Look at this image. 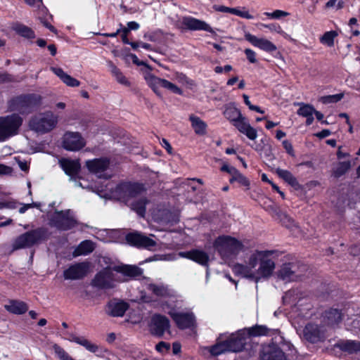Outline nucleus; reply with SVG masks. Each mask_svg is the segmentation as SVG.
Listing matches in <instances>:
<instances>
[{
	"label": "nucleus",
	"mask_w": 360,
	"mask_h": 360,
	"mask_svg": "<svg viewBox=\"0 0 360 360\" xmlns=\"http://www.w3.org/2000/svg\"><path fill=\"white\" fill-rule=\"evenodd\" d=\"M279 256V252L276 250H255L249 256L246 264H235L232 271L237 276L258 283L274 274Z\"/></svg>",
	"instance_id": "nucleus-1"
},
{
	"label": "nucleus",
	"mask_w": 360,
	"mask_h": 360,
	"mask_svg": "<svg viewBox=\"0 0 360 360\" xmlns=\"http://www.w3.org/2000/svg\"><path fill=\"white\" fill-rule=\"evenodd\" d=\"M94 191L105 198H113L124 202L141 217L145 214L148 202L141 196L144 191L141 184L124 182L114 188L113 184L108 182L105 185L95 186Z\"/></svg>",
	"instance_id": "nucleus-2"
},
{
	"label": "nucleus",
	"mask_w": 360,
	"mask_h": 360,
	"mask_svg": "<svg viewBox=\"0 0 360 360\" xmlns=\"http://www.w3.org/2000/svg\"><path fill=\"white\" fill-rule=\"evenodd\" d=\"M103 269L91 281V285L100 289H112L119 283L127 282L143 274L142 269L124 264H115L107 257L99 260Z\"/></svg>",
	"instance_id": "nucleus-3"
},
{
	"label": "nucleus",
	"mask_w": 360,
	"mask_h": 360,
	"mask_svg": "<svg viewBox=\"0 0 360 360\" xmlns=\"http://www.w3.org/2000/svg\"><path fill=\"white\" fill-rule=\"evenodd\" d=\"M213 245L224 262L236 258L238 254L244 251L245 246L238 239L222 235L217 237Z\"/></svg>",
	"instance_id": "nucleus-4"
},
{
	"label": "nucleus",
	"mask_w": 360,
	"mask_h": 360,
	"mask_svg": "<svg viewBox=\"0 0 360 360\" xmlns=\"http://www.w3.org/2000/svg\"><path fill=\"white\" fill-rule=\"evenodd\" d=\"M224 115L238 130L250 140L254 141L257 137V131L249 123L239 109L233 105H227L224 111Z\"/></svg>",
	"instance_id": "nucleus-5"
},
{
	"label": "nucleus",
	"mask_w": 360,
	"mask_h": 360,
	"mask_svg": "<svg viewBox=\"0 0 360 360\" xmlns=\"http://www.w3.org/2000/svg\"><path fill=\"white\" fill-rule=\"evenodd\" d=\"M179 301L176 303L173 301L171 303H165L162 304V311L169 315L178 328H195L196 320L194 314L191 311H179Z\"/></svg>",
	"instance_id": "nucleus-6"
},
{
	"label": "nucleus",
	"mask_w": 360,
	"mask_h": 360,
	"mask_svg": "<svg viewBox=\"0 0 360 360\" xmlns=\"http://www.w3.org/2000/svg\"><path fill=\"white\" fill-rule=\"evenodd\" d=\"M58 122V117L49 110L32 116L29 121V127L31 130L43 134L53 130Z\"/></svg>",
	"instance_id": "nucleus-7"
},
{
	"label": "nucleus",
	"mask_w": 360,
	"mask_h": 360,
	"mask_svg": "<svg viewBox=\"0 0 360 360\" xmlns=\"http://www.w3.org/2000/svg\"><path fill=\"white\" fill-rule=\"evenodd\" d=\"M46 230L39 228L20 235L13 242V250L25 249L37 245L46 239Z\"/></svg>",
	"instance_id": "nucleus-8"
},
{
	"label": "nucleus",
	"mask_w": 360,
	"mask_h": 360,
	"mask_svg": "<svg viewBox=\"0 0 360 360\" xmlns=\"http://www.w3.org/2000/svg\"><path fill=\"white\" fill-rule=\"evenodd\" d=\"M23 119L18 114L13 113L0 117V141L16 135L21 127Z\"/></svg>",
	"instance_id": "nucleus-9"
},
{
	"label": "nucleus",
	"mask_w": 360,
	"mask_h": 360,
	"mask_svg": "<svg viewBox=\"0 0 360 360\" xmlns=\"http://www.w3.org/2000/svg\"><path fill=\"white\" fill-rule=\"evenodd\" d=\"M48 218L49 225L60 231L70 230L77 224L73 212L70 210L48 214Z\"/></svg>",
	"instance_id": "nucleus-10"
},
{
	"label": "nucleus",
	"mask_w": 360,
	"mask_h": 360,
	"mask_svg": "<svg viewBox=\"0 0 360 360\" xmlns=\"http://www.w3.org/2000/svg\"><path fill=\"white\" fill-rule=\"evenodd\" d=\"M148 290L151 291L155 295L160 297V300L154 303L153 306L162 311V304L165 303H174L179 302L175 292L170 289L167 285L163 284L149 283L147 286Z\"/></svg>",
	"instance_id": "nucleus-11"
},
{
	"label": "nucleus",
	"mask_w": 360,
	"mask_h": 360,
	"mask_svg": "<svg viewBox=\"0 0 360 360\" xmlns=\"http://www.w3.org/2000/svg\"><path fill=\"white\" fill-rule=\"evenodd\" d=\"M153 238H155L153 235L147 236L137 231L129 233L126 236V240L131 245L150 251H155L160 249L158 240Z\"/></svg>",
	"instance_id": "nucleus-12"
},
{
	"label": "nucleus",
	"mask_w": 360,
	"mask_h": 360,
	"mask_svg": "<svg viewBox=\"0 0 360 360\" xmlns=\"http://www.w3.org/2000/svg\"><path fill=\"white\" fill-rule=\"evenodd\" d=\"M144 78L146 81L147 84L153 89L154 93L159 97H162V93L160 89L164 88L169 90L174 94L181 95L183 94L182 90L179 88L176 84L172 82L158 77L150 72L146 73Z\"/></svg>",
	"instance_id": "nucleus-13"
},
{
	"label": "nucleus",
	"mask_w": 360,
	"mask_h": 360,
	"mask_svg": "<svg viewBox=\"0 0 360 360\" xmlns=\"http://www.w3.org/2000/svg\"><path fill=\"white\" fill-rule=\"evenodd\" d=\"M178 257L187 258L191 259L201 265L207 266L209 262V256L207 254L200 250H193L187 252H180L176 255V254H169L161 256L160 259L172 261L176 259Z\"/></svg>",
	"instance_id": "nucleus-14"
},
{
	"label": "nucleus",
	"mask_w": 360,
	"mask_h": 360,
	"mask_svg": "<svg viewBox=\"0 0 360 360\" xmlns=\"http://www.w3.org/2000/svg\"><path fill=\"white\" fill-rule=\"evenodd\" d=\"M170 326V321L162 314L155 313L150 318L149 330L153 335L162 337L165 332H169Z\"/></svg>",
	"instance_id": "nucleus-15"
},
{
	"label": "nucleus",
	"mask_w": 360,
	"mask_h": 360,
	"mask_svg": "<svg viewBox=\"0 0 360 360\" xmlns=\"http://www.w3.org/2000/svg\"><path fill=\"white\" fill-rule=\"evenodd\" d=\"M89 171L100 179H107L111 176L109 172V160L106 158L94 159L86 162Z\"/></svg>",
	"instance_id": "nucleus-16"
},
{
	"label": "nucleus",
	"mask_w": 360,
	"mask_h": 360,
	"mask_svg": "<svg viewBox=\"0 0 360 360\" xmlns=\"http://www.w3.org/2000/svg\"><path fill=\"white\" fill-rule=\"evenodd\" d=\"M225 335L224 337L230 352H239L243 349L247 340L245 330H239L235 333Z\"/></svg>",
	"instance_id": "nucleus-17"
},
{
	"label": "nucleus",
	"mask_w": 360,
	"mask_h": 360,
	"mask_svg": "<svg viewBox=\"0 0 360 360\" xmlns=\"http://www.w3.org/2000/svg\"><path fill=\"white\" fill-rule=\"evenodd\" d=\"M91 264L83 262L75 264L64 271L63 276L66 280H77L84 277L90 271Z\"/></svg>",
	"instance_id": "nucleus-18"
},
{
	"label": "nucleus",
	"mask_w": 360,
	"mask_h": 360,
	"mask_svg": "<svg viewBox=\"0 0 360 360\" xmlns=\"http://www.w3.org/2000/svg\"><path fill=\"white\" fill-rule=\"evenodd\" d=\"M259 356L261 360H286L284 352L274 342L263 345Z\"/></svg>",
	"instance_id": "nucleus-19"
},
{
	"label": "nucleus",
	"mask_w": 360,
	"mask_h": 360,
	"mask_svg": "<svg viewBox=\"0 0 360 360\" xmlns=\"http://www.w3.org/2000/svg\"><path fill=\"white\" fill-rule=\"evenodd\" d=\"M85 146L84 139L78 132H66L63 138V146L65 150L77 151Z\"/></svg>",
	"instance_id": "nucleus-20"
},
{
	"label": "nucleus",
	"mask_w": 360,
	"mask_h": 360,
	"mask_svg": "<svg viewBox=\"0 0 360 360\" xmlns=\"http://www.w3.org/2000/svg\"><path fill=\"white\" fill-rule=\"evenodd\" d=\"M180 23L185 29L190 30H204L214 33L213 29L206 22L191 16H184L180 19Z\"/></svg>",
	"instance_id": "nucleus-21"
},
{
	"label": "nucleus",
	"mask_w": 360,
	"mask_h": 360,
	"mask_svg": "<svg viewBox=\"0 0 360 360\" xmlns=\"http://www.w3.org/2000/svg\"><path fill=\"white\" fill-rule=\"evenodd\" d=\"M245 39L252 46L266 52H274L276 51V46L266 38H259L249 32L245 33Z\"/></svg>",
	"instance_id": "nucleus-22"
},
{
	"label": "nucleus",
	"mask_w": 360,
	"mask_h": 360,
	"mask_svg": "<svg viewBox=\"0 0 360 360\" xmlns=\"http://www.w3.org/2000/svg\"><path fill=\"white\" fill-rule=\"evenodd\" d=\"M303 337L312 343L321 342L325 338L324 330L318 325L309 323L303 329Z\"/></svg>",
	"instance_id": "nucleus-23"
},
{
	"label": "nucleus",
	"mask_w": 360,
	"mask_h": 360,
	"mask_svg": "<svg viewBox=\"0 0 360 360\" xmlns=\"http://www.w3.org/2000/svg\"><path fill=\"white\" fill-rule=\"evenodd\" d=\"M334 347L349 354H352L360 352V342L351 340H340L334 345Z\"/></svg>",
	"instance_id": "nucleus-24"
},
{
	"label": "nucleus",
	"mask_w": 360,
	"mask_h": 360,
	"mask_svg": "<svg viewBox=\"0 0 360 360\" xmlns=\"http://www.w3.org/2000/svg\"><path fill=\"white\" fill-rule=\"evenodd\" d=\"M276 276L278 279L288 283L294 281L297 279V275L294 270H292V264H284L276 272Z\"/></svg>",
	"instance_id": "nucleus-25"
},
{
	"label": "nucleus",
	"mask_w": 360,
	"mask_h": 360,
	"mask_svg": "<svg viewBox=\"0 0 360 360\" xmlns=\"http://www.w3.org/2000/svg\"><path fill=\"white\" fill-rule=\"evenodd\" d=\"M8 108L10 111H18L20 113L25 112L29 109L25 95H20L11 98L8 103Z\"/></svg>",
	"instance_id": "nucleus-26"
},
{
	"label": "nucleus",
	"mask_w": 360,
	"mask_h": 360,
	"mask_svg": "<svg viewBox=\"0 0 360 360\" xmlns=\"http://www.w3.org/2000/svg\"><path fill=\"white\" fill-rule=\"evenodd\" d=\"M59 164L65 174L70 176L77 175L80 169V164L77 160L63 158L59 160Z\"/></svg>",
	"instance_id": "nucleus-27"
},
{
	"label": "nucleus",
	"mask_w": 360,
	"mask_h": 360,
	"mask_svg": "<svg viewBox=\"0 0 360 360\" xmlns=\"http://www.w3.org/2000/svg\"><path fill=\"white\" fill-rule=\"evenodd\" d=\"M51 70L68 86L76 87L80 85V82L79 80L64 72L62 68L58 67H51Z\"/></svg>",
	"instance_id": "nucleus-28"
},
{
	"label": "nucleus",
	"mask_w": 360,
	"mask_h": 360,
	"mask_svg": "<svg viewBox=\"0 0 360 360\" xmlns=\"http://www.w3.org/2000/svg\"><path fill=\"white\" fill-rule=\"evenodd\" d=\"M127 309V303L123 301L112 300L108 304V314L112 316H122Z\"/></svg>",
	"instance_id": "nucleus-29"
},
{
	"label": "nucleus",
	"mask_w": 360,
	"mask_h": 360,
	"mask_svg": "<svg viewBox=\"0 0 360 360\" xmlns=\"http://www.w3.org/2000/svg\"><path fill=\"white\" fill-rule=\"evenodd\" d=\"M4 307L8 312L18 315L25 313L28 309L27 304L25 302L14 300H10Z\"/></svg>",
	"instance_id": "nucleus-30"
},
{
	"label": "nucleus",
	"mask_w": 360,
	"mask_h": 360,
	"mask_svg": "<svg viewBox=\"0 0 360 360\" xmlns=\"http://www.w3.org/2000/svg\"><path fill=\"white\" fill-rule=\"evenodd\" d=\"M225 334H221L218 342L211 347H207L208 351L213 356H218L226 352H230L227 343L224 336Z\"/></svg>",
	"instance_id": "nucleus-31"
},
{
	"label": "nucleus",
	"mask_w": 360,
	"mask_h": 360,
	"mask_svg": "<svg viewBox=\"0 0 360 360\" xmlns=\"http://www.w3.org/2000/svg\"><path fill=\"white\" fill-rule=\"evenodd\" d=\"M96 248L95 243L89 240L82 241L74 250V256L86 255L92 252Z\"/></svg>",
	"instance_id": "nucleus-32"
},
{
	"label": "nucleus",
	"mask_w": 360,
	"mask_h": 360,
	"mask_svg": "<svg viewBox=\"0 0 360 360\" xmlns=\"http://www.w3.org/2000/svg\"><path fill=\"white\" fill-rule=\"evenodd\" d=\"M189 120L191 123V127L196 134L205 135L206 134L207 126L203 120L195 115H191Z\"/></svg>",
	"instance_id": "nucleus-33"
},
{
	"label": "nucleus",
	"mask_w": 360,
	"mask_h": 360,
	"mask_svg": "<svg viewBox=\"0 0 360 360\" xmlns=\"http://www.w3.org/2000/svg\"><path fill=\"white\" fill-rule=\"evenodd\" d=\"M345 314H342L338 309H331L325 313L324 318L327 321V323L332 326L338 325L340 321L344 319Z\"/></svg>",
	"instance_id": "nucleus-34"
},
{
	"label": "nucleus",
	"mask_w": 360,
	"mask_h": 360,
	"mask_svg": "<svg viewBox=\"0 0 360 360\" xmlns=\"http://www.w3.org/2000/svg\"><path fill=\"white\" fill-rule=\"evenodd\" d=\"M276 172L280 178L283 179L290 186H298V181L290 171L278 168L276 169Z\"/></svg>",
	"instance_id": "nucleus-35"
},
{
	"label": "nucleus",
	"mask_w": 360,
	"mask_h": 360,
	"mask_svg": "<svg viewBox=\"0 0 360 360\" xmlns=\"http://www.w3.org/2000/svg\"><path fill=\"white\" fill-rule=\"evenodd\" d=\"M338 36L337 31L330 30L326 32L321 37L320 42L326 46L332 47L334 46L335 39Z\"/></svg>",
	"instance_id": "nucleus-36"
},
{
	"label": "nucleus",
	"mask_w": 360,
	"mask_h": 360,
	"mask_svg": "<svg viewBox=\"0 0 360 360\" xmlns=\"http://www.w3.org/2000/svg\"><path fill=\"white\" fill-rule=\"evenodd\" d=\"M108 65L112 75L115 77L116 80L124 85H129V83L122 72L111 62H108Z\"/></svg>",
	"instance_id": "nucleus-37"
},
{
	"label": "nucleus",
	"mask_w": 360,
	"mask_h": 360,
	"mask_svg": "<svg viewBox=\"0 0 360 360\" xmlns=\"http://www.w3.org/2000/svg\"><path fill=\"white\" fill-rule=\"evenodd\" d=\"M13 30L16 33L25 38L34 39L35 37L34 31L25 25L20 24L15 25L13 27Z\"/></svg>",
	"instance_id": "nucleus-38"
},
{
	"label": "nucleus",
	"mask_w": 360,
	"mask_h": 360,
	"mask_svg": "<svg viewBox=\"0 0 360 360\" xmlns=\"http://www.w3.org/2000/svg\"><path fill=\"white\" fill-rule=\"evenodd\" d=\"M246 330V336L248 338L249 336H262L266 335L268 333V328L264 326H259L257 325L255 326L245 328Z\"/></svg>",
	"instance_id": "nucleus-39"
},
{
	"label": "nucleus",
	"mask_w": 360,
	"mask_h": 360,
	"mask_svg": "<svg viewBox=\"0 0 360 360\" xmlns=\"http://www.w3.org/2000/svg\"><path fill=\"white\" fill-rule=\"evenodd\" d=\"M299 301L298 292L295 290L288 291L283 296V302L285 304L295 306Z\"/></svg>",
	"instance_id": "nucleus-40"
},
{
	"label": "nucleus",
	"mask_w": 360,
	"mask_h": 360,
	"mask_svg": "<svg viewBox=\"0 0 360 360\" xmlns=\"http://www.w3.org/2000/svg\"><path fill=\"white\" fill-rule=\"evenodd\" d=\"M276 219L278 220L283 225L291 229L293 226H297L294 224V221L289 217L285 213L275 211Z\"/></svg>",
	"instance_id": "nucleus-41"
},
{
	"label": "nucleus",
	"mask_w": 360,
	"mask_h": 360,
	"mask_svg": "<svg viewBox=\"0 0 360 360\" xmlns=\"http://www.w3.org/2000/svg\"><path fill=\"white\" fill-rule=\"evenodd\" d=\"M27 103L29 109L39 106L41 103L42 98L40 95L36 94H25Z\"/></svg>",
	"instance_id": "nucleus-42"
},
{
	"label": "nucleus",
	"mask_w": 360,
	"mask_h": 360,
	"mask_svg": "<svg viewBox=\"0 0 360 360\" xmlns=\"http://www.w3.org/2000/svg\"><path fill=\"white\" fill-rule=\"evenodd\" d=\"M299 105L300 108L297 110V114L300 116L306 117L313 115L314 112H315V108L311 105L303 103H299Z\"/></svg>",
	"instance_id": "nucleus-43"
},
{
	"label": "nucleus",
	"mask_w": 360,
	"mask_h": 360,
	"mask_svg": "<svg viewBox=\"0 0 360 360\" xmlns=\"http://www.w3.org/2000/svg\"><path fill=\"white\" fill-rule=\"evenodd\" d=\"M347 330H354L360 328V317L356 315L348 317L345 321Z\"/></svg>",
	"instance_id": "nucleus-44"
},
{
	"label": "nucleus",
	"mask_w": 360,
	"mask_h": 360,
	"mask_svg": "<svg viewBox=\"0 0 360 360\" xmlns=\"http://www.w3.org/2000/svg\"><path fill=\"white\" fill-rule=\"evenodd\" d=\"M229 181L231 183L237 181L238 183H239L243 186H245L248 188H249L250 186V182L248 179L243 174H242L238 169L231 176Z\"/></svg>",
	"instance_id": "nucleus-45"
},
{
	"label": "nucleus",
	"mask_w": 360,
	"mask_h": 360,
	"mask_svg": "<svg viewBox=\"0 0 360 360\" xmlns=\"http://www.w3.org/2000/svg\"><path fill=\"white\" fill-rule=\"evenodd\" d=\"M78 345L83 346L86 350L92 353H97L99 352V347L88 340L84 337L81 338Z\"/></svg>",
	"instance_id": "nucleus-46"
},
{
	"label": "nucleus",
	"mask_w": 360,
	"mask_h": 360,
	"mask_svg": "<svg viewBox=\"0 0 360 360\" xmlns=\"http://www.w3.org/2000/svg\"><path fill=\"white\" fill-rule=\"evenodd\" d=\"M344 97V94H337L333 95L324 96L319 98V101L323 104L337 103Z\"/></svg>",
	"instance_id": "nucleus-47"
},
{
	"label": "nucleus",
	"mask_w": 360,
	"mask_h": 360,
	"mask_svg": "<svg viewBox=\"0 0 360 360\" xmlns=\"http://www.w3.org/2000/svg\"><path fill=\"white\" fill-rule=\"evenodd\" d=\"M53 349L60 360H75L62 347L56 344L53 345Z\"/></svg>",
	"instance_id": "nucleus-48"
},
{
	"label": "nucleus",
	"mask_w": 360,
	"mask_h": 360,
	"mask_svg": "<svg viewBox=\"0 0 360 360\" xmlns=\"http://www.w3.org/2000/svg\"><path fill=\"white\" fill-rule=\"evenodd\" d=\"M232 14L248 20L254 18V16L245 8H233Z\"/></svg>",
	"instance_id": "nucleus-49"
},
{
	"label": "nucleus",
	"mask_w": 360,
	"mask_h": 360,
	"mask_svg": "<svg viewBox=\"0 0 360 360\" xmlns=\"http://www.w3.org/2000/svg\"><path fill=\"white\" fill-rule=\"evenodd\" d=\"M351 167L349 161L340 162L335 171V174L337 176H340L344 174Z\"/></svg>",
	"instance_id": "nucleus-50"
},
{
	"label": "nucleus",
	"mask_w": 360,
	"mask_h": 360,
	"mask_svg": "<svg viewBox=\"0 0 360 360\" xmlns=\"http://www.w3.org/2000/svg\"><path fill=\"white\" fill-rule=\"evenodd\" d=\"M344 6V1L342 0H329L326 4L327 8H335L339 10L342 8Z\"/></svg>",
	"instance_id": "nucleus-51"
},
{
	"label": "nucleus",
	"mask_w": 360,
	"mask_h": 360,
	"mask_svg": "<svg viewBox=\"0 0 360 360\" xmlns=\"http://www.w3.org/2000/svg\"><path fill=\"white\" fill-rule=\"evenodd\" d=\"M167 210H160L156 212L155 210H153L152 215L153 219L157 221H165V216L167 214Z\"/></svg>",
	"instance_id": "nucleus-52"
},
{
	"label": "nucleus",
	"mask_w": 360,
	"mask_h": 360,
	"mask_svg": "<svg viewBox=\"0 0 360 360\" xmlns=\"http://www.w3.org/2000/svg\"><path fill=\"white\" fill-rule=\"evenodd\" d=\"M245 53L250 63H255L257 62L256 53L253 50L246 49L245 50Z\"/></svg>",
	"instance_id": "nucleus-53"
},
{
	"label": "nucleus",
	"mask_w": 360,
	"mask_h": 360,
	"mask_svg": "<svg viewBox=\"0 0 360 360\" xmlns=\"http://www.w3.org/2000/svg\"><path fill=\"white\" fill-rule=\"evenodd\" d=\"M261 27L269 29L271 32L278 33L281 27L277 23L261 24Z\"/></svg>",
	"instance_id": "nucleus-54"
},
{
	"label": "nucleus",
	"mask_w": 360,
	"mask_h": 360,
	"mask_svg": "<svg viewBox=\"0 0 360 360\" xmlns=\"http://www.w3.org/2000/svg\"><path fill=\"white\" fill-rule=\"evenodd\" d=\"M283 146L285 148V151L290 155L295 156V153L293 150V147L292 143L288 140H284L283 141Z\"/></svg>",
	"instance_id": "nucleus-55"
},
{
	"label": "nucleus",
	"mask_w": 360,
	"mask_h": 360,
	"mask_svg": "<svg viewBox=\"0 0 360 360\" xmlns=\"http://www.w3.org/2000/svg\"><path fill=\"white\" fill-rule=\"evenodd\" d=\"M14 81V78L12 75L4 72L0 73V83L11 82Z\"/></svg>",
	"instance_id": "nucleus-56"
},
{
	"label": "nucleus",
	"mask_w": 360,
	"mask_h": 360,
	"mask_svg": "<svg viewBox=\"0 0 360 360\" xmlns=\"http://www.w3.org/2000/svg\"><path fill=\"white\" fill-rule=\"evenodd\" d=\"M169 345L165 342H159L155 347L157 351L162 353L168 351L169 349Z\"/></svg>",
	"instance_id": "nucleus-57"
},
{
	"label": "nucleus",
	"mask_w": 360,
	"mask_h": 360,
	"mask_svg": "<svg viewBox=\"0 0 360 360\" xmlns=\"http://www.w3.org/2000/svg\"><path fill=\"white\" fill-rule=\"evenodd\" d=\"M290 15L289 13L286 12V11H282V10H275L274 11V19H281V18H285V17H287Z\"/></svg>",
	"instance_id": "nucleus-58"
},
{
	"label": "nucleus",
	"mask_w": 360,
	"mask_h": 360,
	"mask_svg": "<svg viewBox=\"0 0 360 360\" xmlns=\"http://www.w3.org/2000/svg\"><path fill=\"white\" fill-rule=\"evenodd\" d=\"M174 79L179 83L186 84L188 82V78L186 75L180 72H176L174 75Z\"/></svg>",
	"instance_id": "nucleus-59"
},
{
	"label": "nucleus",
	"mask_w": 360,
	"mask_h": 360,
	"mask_svg": "<svg viewBox=\"0 0 360 360\" xmlns=\"http://www.w3.org/2000/svg\"><path fill=\"white\" fill-rule=\"evenodd\" d=\"M221 170L229 173L232 176L237 171V169L234 167L225 164L221 167Z\"/></svg>",
	"instance_id": "nucleus-60"
},
{
	"label": "nucleus",
	"mask_w": 360,
	"mask_h": 360,
	"mask_svg": "<svg viewBox=\"0 0 360 360\" xmlns=\"http://www.w3.org/2000/svg\"><path fill=\"white\" fill-rule=\"evenodd\" d=\"M161 146L166 149L168 153H172V148L167 140L162 139L160 142Z\"/></svg>",
	"instance_id": "nucleus-61"
},
{
	"label": "nucleus",
	"mask_w": 360,
	"mask_h": 360,
	"mask_svg": "<svg viewBox=\"0 0 360 360\" xmlns=\"http://www.w3.org/2000/svg\"><path fill=\"white\" fill-rule=\"evenodd\" d=\"M41 22L43 23V25L46 27L48 28L51 32L56 34L57 33V30L53 26L51 25L49 22H48V19L45 18V19H41Z\"/></svg>",
	"instance_id": "nucleus-62"
},
{
	"label": "nucleus",
	"mask_w": 360,
	"mask_h": 360,
	"mask_svg": "<svg viewBox=\"0 0 360 360\" xmlns=\"http://www.w3.org/2000/svg\"><path fill=\"white\" fill-rule=\"evenodd\" d=\"M120 29L121 30L120 33H122V41L124 44H129V41H128V39H127V34L129 32V29H127L126 27H121Z\"/></svg>",
	"instance_id": "nucleus-63"
},
{
	"label": "nucleus",
	"mask_w": 360,
	"mask_h": 360,
	"mask_svg": "<svg viewBox=\"0 0 360 360\" xmlns=\"http://www.w3.org/2000/svg\"><path fill=\"white\" fill-rule=\"evenodd\" d=\"M331 134L330 131L328 129H323L322 131L316 133L315 136L319 139H323L330 136Z\"/></svg>",
	"instance_id": "nucleus-64"
}]
</instances>
